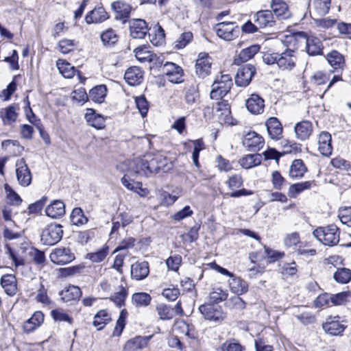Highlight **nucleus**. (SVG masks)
<instances>
[{"instance_id": "nucleus-49", "label": "nucleus", "mask_w": 351, "mask_h": 351, "mask_svg": "<svg viewBox=\"0 0 351 351\" xmlns=\"http://www.w3.org/2000/svg\"><path fill=\"white\" fill-rule=\"evenodd\" d=\"M152 297L145 292L135 293L132 295V301L137 307L147 306L149 305Z\"/></svg>"}, {"instance_id": "nucleus-25", "label": "nucleus", "mask_w": 351, "mask_h": 351, "mask_svg": "<svg viewBox=\"0 0 351 351\" xmlns=\"http://www.w3.org/2000/svg\"><path fill=\"white\" fill-rule=\"evenodd\" d=\"M294 131L296 138L301 141L308 139L313 132V125L309 121L305 120L295 124Z\"/></svg>"}, {"instance_id": "nucleus-31", "label": "nucleus", "mask_w": 351, "mask_h": 351, "mask_svg": "<svg viewBox=\"0 0 351 351\" xmlns=\"http://www.w3.org/2000/svg\"><path fill=\"white\" fill-rule=\"evenodd\" d=\"M112 8L117 14L116 18L122 20L123 23H126L132 10L130 5L118 1L112 3Z\"/></svg>"}, {"instance_id": "nucleus-45", "label": "nucleus", "mask_w": 351, "mask_h": 351, "mask_svg": "<svg viewBox=\"0 0 351 351\" xmlns=\"http://www.w3.org/2000/svg\"><path fill=\"white\" fill-rule=\"evenodd\" d=\"M101 42L104 46H114L119 40V36L112 28L104 31L100 36Z\"/></svg>"}, {"instance_id": "nucleus-51", "label": "nucleus", "mask_w": 351, "mask_h": 351, "mask_svg": "<svg viewBox=\"0 0 351 351\" xmlns=\"http://www.w3.org/2000/svg\"><path fill=\"white\" fill-rule=\"evenodd\" d=\"M156 160L158 167V173L160 171H167L173 167L171 160L161 153H156Z\"/></svg>"}, {"instance_id": "nucleus-41", "label": "nucleus", "mask_w": 351, "mask_h": 351, "mask_svg": "<svg viewBox=\"0 0 351 351\" xmlns=\"http://www.w3.org/2000/svg\"><path fill=\"white\" fill-rule=\"evenodd\" d=\"M106 94V86L105 85H99L90 90L88 98L95 103L101 104L104 101Z\"/></svg>"}, {"instance_id": "nucleus-48", "label": "nucleus", "mask_w": 351, "mask_h": 351, "mask_svg": "<svg viewBox=\"0 0 351 351\" xmlns=\"http://www.w3.org/2000/svg\"><path fill=\"white\" fill-rule=\"evenodd\" d=\"M121 183L128 189L136 192L141 196L144 195V189H142V183L132 180L127 175L121 178Z\"/></svg>"}, {"instance_id": "nucleus-57", "label": "nucleus", "mask_w": 351, "mask_h": 351, "mask_svg": "<svg viewBox=\"0 0 351 351\" xmlns=\"http://www.w3.org/2000/svg\"><path fill=\"white\" fill-rule=\"evenodd\" d=\"M334 278L338 282L346 284L351 279V271L347 268L338 269L334 274Z\"/></svg>"}, {"instance_id": "nucleus-22", "label": "nucleus", "mask_w": 351, "mask_h": 351, "mask_svg": "<svg viewBox=\"0 0 351 351\" xmlns=\"http://www.w3.org/2000/svg\"><path fill=\"white\" fill-rule=\"evenodd\" d=\"M332 137L329 132L323 131L318 136V150L324 156H329L332 154Z\"/></svg>"}, {"instance_id": "nucleus-42", "label": "nucleus", "mask_w": 351, "mask_h": 351, "mask_svg": "<svg viewBox=\"0 0 351 351\" xmlns=\"http://www.w3.org/2000/svg\"><path fill=\"white\" fill-rule=\"evenodd\" d=\"M306 171L307 169L302 160H294L290 167L289 176L293 178H300Z\"/></svg>"}, {"instance_id": "nucleus-43", "label": "nucleus", "mask_w": 351, "mask_h": 351, "mask_svg": "<svg viewBox=\"0 0 351 351\" xmlns=\"http://www.w3.org/2000/svg\"><path fill=\"white\" fill-rule=\"evenodd\" d=\"M111 321V317L106 310L99 311L94 317L93 324L98 330H102Z\"/></svg>"}, {"instance_id": "nucleus-11", "label": "nucleus", "mask_w": 351, "mask_h": 351, "mask_svg": "<svg viewBox=\"0 0 351 351\" xmlns=\"http://www.w3.org/2000/svg\"><path fill=\"white\" fill-rule=\"evenodd\" d=\"M264 143L263 138L255 132H248L243 139V145L249 152L260 150Z\"/></svg>"}, {"instance_id": "nucleus-54", "label": "nucleus", "mask_w": 351, "mask_h": 351, "mask_svg": "<svg viewBox=\"0 0 351 351\" xmlns=\"http://www.w3.org/2000/svg\"><path fill=\"white\" fill-rule=\"evenodd\" d=\"M71 221L73 225L80 226L86 223L88 219L80 208H75L71 214Z\"/></svg>"}, {"instance_id": "nucleus-10", "label": "nucleus", "mask_w": 351, "mask_h": 351, "mask_svg": "<svg viewBox=\"0 0 351 351\" xmlns=\"http://www.w3.org/2000/svg\"><path fill=\"white\" fill-rule=\"evenodd\" d=\"M211 58L206 53H200L195 64V73L201 78H204L210 73Z\"/></svg>"}, {"instance_id": "nucleus-64", "label": "nucleus", "mask_w": 351, "mask_h": 351, "mask_svg": "<svg viewBox=\"0 0 351 351\" xmlns=\"http://www.w3.org/2000/svg\"><path fill=\"white\" fill-rule=\"evenodd\" d=\"M339 217L342 223L351 227V206L341 209Z\"/></svg>"}, {"instance_id": "nucleus-40", "label": "nucleus", "mask_w": 351, "mask_h": 351, "mask_svg": "<svg viewBox=\"0 0 351 351\" xmlns=\"http://www.w3.org/2000/svg\"><path fill=\"white\" fill-rule=\"evenodd\" d=\"M232 86L221 84L215 80L213 84V89L210 92V98L213 99H222L230 91Z\"/></svg>"}, {"instance_id": "nucleus-33", "label": "nucleus", "mask_w": 351, "mask_h": 351, "mask_svg": "<svg viewBox=\"0 0 351 351\" xmlns=\"http://www.w3.org/2000/svg\"><path fill=\"white\" fill-rule=\"evenodd\" d=\"M229 286L231 291L238 295L245 293L248 290L247 283L240 277L235 276L234 274L229 280Z\"/></svg>"}, {"instance_id": "nucleus-63", "label": "nucleus", "mask_w": 351, "mask_h": 351, "mask_svg": "<svg viewBox=\"0 0 351 351\" xmlns=\"http://www.w3.org/2000/svg\"><path fill=\"white\" fill-rule=\"evenodd\" d=\"M127 290L121 287L120 290L115 293L111 298V300L113 301L118 306L121 307L124 305L125 300L127 296Z\"/></svg>"}, {"instance_id": "nucleus-9", "label": "nucleus", "mask_w": 351, "mask_h": 351, "mask_svg": "<svg viewBox=\"0 0 351 351\" xmlns=\"http://www.w3.org/2000/svg\"><path fill=\"white\" fill-rule=\"evenodd\" d=\"M51 261L57 265H65L75 259V255L69 248L55 249L50 254Z\"/></svg>"}, {"instance_id": "nucleus-52", "label": "nucleus", "mask_w": 351, "mask_h": 351, "mask_svg": "<svg viewBox=\"0 0 351 351\" xmlns=\"http://www.w3.org/2000/svg\"><path fill=\"white\" fill-rule=\"evenodd\" d=\"M260 49V47L256 45H252L249 47H247L243 49L239 55V59L235 60V62H237L239 60L241 62H247L250 59L254 57V56L258 52Z\"/></svg>"}, {"instance_id": "nucleus-47", "label": "nucleus", "mask_w": 351, "mask_h": 351, "mask_svg": "<svg viewBox=\"0 0 351 351\" xmlns=\"http://www.w3.org/2000/svg\"><path fill=\"white\" fill-rule=\"evenodd\" d=\"M313 184L311 181H306L291 184L289 188L288 195L291 198H295L298 194L305 190L311 189Z\"/></svg>"}, {"instance_id": "nucleus-29", "label": "nucleus", "mask_w": 351, "mask_h": 351, "mask_svg": "<svg viewBox=\"0 0 351 351\" xmlns=\"http://www.w3.org/2000/svg\"><path fill=\"white\" fill-rule=\"evenodd\" d=\"M246 107L252 114H261L264 110V100L259 95L252 94L251 97L246 100Z\"/></svg>"}, {"instance_id": "nucleus-59", "label": "nucleus", "mask_w": 351, "mask_h": 351, "mask_svg": "<svg viewBox=\"0 0 351 351\" xmlns=\"http://www.w3.org/2000/svg\"><path fill=\"white\" fill-rule=\"evenodd\" d=\"M135 56L141 62H150L152 60V54L146 47H137L134 51Z\"/></svg>"}, {"instance_id": "nucleus-30", "label": "nucleus", "mask_w": 351, "mask_h": 351, "mask_svg": "<svg viewBox=\"0 0 351 351\" xmlns=\"http://www.w3.org/2000/svg\"><path fill=\"white\" fill-rule=\"evenodd\" d=\"M65 205L60 200H54L45 209L46 215L53 219L62 217L65 215Z\"/></svg>"}, {"instance_id": "nucleus-61", "label": "nucleus", "mask_w": 351, "mask_h": 351, "mask_svg": "<svg viewBox=\"0 0 351 351\" xmlns=\"http://www.w3.org/2000/svg\"><path fill=\"white\" fill-rule=\"evenodd\" d=\"M193 38V34L190 32L182 34L175 42V47L178 49L184 48Z\"/></svg>"}, {"instance_id": "nucleus-38", "label": "nucleus", "mask_w": 351, "mask_h": 351, "mask_svg": "<svg viewBox=\"0 0 351 351\" xmlns=\"http://www.w3.org/2000/svg\"><path fill=\"white\" fill-rule=\"evenodd\" d=\"M19 110V108L17 106H10L1 109L0 114L4 124L8 125L14 122L17 119Z\"/></svg>"}, {"instance_id": "nucleus-37", "label": "nucleus", "mask_w": 351, "mask_h": 351, "mask_svg": "<svg viewBox=\"0 0 351 351\" xmlns=\"http://www.w3.org/2000/svg\"><path fill=\"white\" fill-rule=\"evenodd\" d=\"M132 221V217L127 213H121L112 219V227L110 234L116 232L121 226L125 228Z\"/></svg>"}, {"instance_id": "nucleus-58", "label": "nucleus", "mask_w": 351, "mask_h": 351, "mask_svg": "<svg viewBox=\"0 0 351 351\" xmlns=\"http://www.w3.org/2000/svg\"><path fill=\"white\" fill-rule=\"evenodd\" d=\"M4 189L7 194V199L9 203L16 206H18L21 203V198L15 191H14L10 185L5 184L4 185Z\"/></svg>"}, {"instance_id": "nucleus-35", "label": "nucleus", "mask_w": 351, "mask_h": 351, "mask_svg": "<svg viewBox=\"0 0 351 351\" xmlns=\"http://www.w3.org/2000/svg\"><path fill=\"white\" fill-rule=\"evenodd\" d=\"M61 299L65 302H71L78 300L82 295L81 289L74 285H70L60 292Z\"/></svg>"}, {"instance_id": "nucleus-4", "label": "nucleus", "mask_w": 351, "mask_h": 351, "mask_svg": "<svg viewBox=\"0 0 351 351\" xmlns=\"http://www.w3.org/2000/svg\"><path fill=\"white\" fill-rule=\"evenodd\" d=\"M63 235L62 226L57 223H50L43 230L41 241L47 245H53L58 243Z\"/></svg>"}, {"instance_id": "nucleus-3", "label": "nucleus", "mask_w": 351, "mask_h": 351, "mask_svg": "<svg viewBox=\"0 0 351 351\" xmlns=\"http://www.w3.org/2000/svg\"><path fill=\"white\" fill-rule=\"evenodd\" d=\"M313 236L322 243L328 246H335L339 243L340 230L335 224L316 228Z\"/></svg>"}, {"instance_id": "nucleus-39", "label": "nucleus", "mask_w": 351, "mask_h": 351, "mask_svg": "<svg viewBox=\"0 0 351 351\" xmlns=\"http://www.w3.org/2000/svg\"><path fill=\"white\" fill-rule=\"evenodd\" d=\"M261 162L262 156L259 154H247L239 160L240 165L247 169L259 165Z\"/></svg>"}, {"instance_id": "nucleus-55", "label": "nucleus", "mask_w": 351, "mask_h": 351, "mask_svg": "<svg viewBox=\"0 0 351 351\" xmlns=\"http://www.w3.org/2000/svg\"><path fill=\"white\" fill-rule=\"evenodd\" d=\"M128 316V312L125 309H123L121 311L119 317L117 321L116 326L113 331V336L119 337L125 326V319Z\"/></svg>"}, {"instance_id": "nucleus-15", "label": "nucleus", "mask_w": 351, "mask_h": 351, "mask_svg": "<svg viewBox=\"0 0 351 351\" xmlns=\"http://www.w3.org/2000/svg\"><path fill=\"white\" fill-rule=\"evenodd\" d=\"M163 69L169 82L178 84L183 81V70L180 66L173 62H167L164 64Z\"/></svg>"}, {"instance_id": "nucleus-28", "label": "nucleus", "mask_w": 351, "mask_h": 351, "mask_svg": "<svg viewBox=\"0 0 351 351\" xmlns=\"http://www.w3.org/2000/svg\"><path fill=\"white\" fill-rule=\"evenodd\" d=\"M1 285L5 293L10 296L14 295L17 292V282L12 274H5L1 278Z\"/></svg>"}, {"instance_id": "nucleus-12", "label": "nucleus", "mask_w": 351, "mask_h": 351, "mask_svg": "<svg viewBox=\"0 0 351 351\" xmlns=\"http://www.w3.org/2000/svg\"><path fill=\"white\" fill-rule=\"evenodd\" d=\"M253 21L260 28L272 27L276 25V21L271 10L258 11L253 16Z\"/></svg>"}, {"instance_id": "nucleus-16", "label": "nucleus", "mask_w": 351, "mask_h": 351, "mask_svg": "<svg viewBox=\"0 0 351 351\" xmlns=\"http://www.w3.org/2000/svg\"><path fill=\"white\" fill-rule=\"evenodd\" d=\"M296 60L295 51L289 49L281 54H279L277 64L282 70L290 71L295 67Z\"/></svg>"}, {"instance_id": "nucleus-20", "label": "nucleus", "mask_w": 351, "mask_h": 351, "mask_svg": "<svg viewBox=\"0 0 351 351\" xmlns=\"http://www.w3.org/2000/svg\"><path fill=\"white\" fill-rule=\"evenodd\" d=\"M269 137L275 141L282 137V126L276 117H269L265 122Z\"/></svg>"}, {"instance_id": "nucleus-6", "label": "nucleus", "mask_w": 351, "mask_h": 351, "mask_svg": "<svg viewBox=\"0 0 351 351\" xmlns=\"http://www.w3.org/2000/svg\"><path fill=\"white\" fill-rule=\"evenodd\" d=\"M334 71H332L333 72ZM332 71L324 72L322 71H317L311 77L310 83L313 87H319L324 86L328 82L324 94L326 93L335 83L341 80V77L339 75H334L330 80V77Z\"/></svg>"}, {"instance_id": "nucleus-14", "label": "nucleus", "mask_w": 351, "mask_h": 351, "mask_svg": "<svg viewBox=\"0 0 351 351\" xmlns=\"http://www.w3.org/2000/svg\"><path fill=\"white\" fill-rule=\"evenodd\" d=\"M256 72L255 67L252 64H246L240 68L235 76V83L239 86H247Z\"/></svg>"}, {"instance_id": "nucleus-46", "label": "nucleus", "mask_w": 351, "mask_h": 351, "mask_svg": "<svg viewBox=\"0 0 351 351\" xmlns=\"http://www.w3.org/2000/svg\"><path fill=\"white\" fill-rule=\"evenodd\" d=\"M60 73L66 78H72L75 73V68L66 60L59 59L56 62Z\"/></svg>"}, {"instance_id": "nucleus-19", "label": "nucleus", "mask_w": 351, "mask_h": 351, "mask_svg": "<svg viewBox=\"0 0 351 351\" xmlns=\"http://www.w3.org/2000/svg\"><path fill=\"white\" fill-rule=\"evenodd\" d=\"M216 115L221 123L233 124L230 106L227 100L222 99L217 104Z\"/></svg>"}, {"instance_id": "nucleus-62", "label": "nucleus", "mask_w": 351, "mask_h": 351, "mask_svg": "<svg viewBox=\"0 0 351 351\" xmlns=\"http://www.w3.org/2000/svg\"><path fill=\"white\" fill-rule=\"evenodd\" d=\"M228 294L221 288L214 289L210 293V301L213 303H218L226 300Z\"/></svg>"}, {"instance_id": "nucleus-26", "label": "nucleus", "mask_w": 351, "mask_h": 351, "mask_svg": "<svg viewBox=\"0 0 351 351\" xmlns=\"http://www.w3.org/2000/svg\"><path fill=\"white\" fill-rule=\"evenodd\" d=\"M124 79L130 86L140 84L143 79V72L138 66L129 68L125 73Z\"/></svg>"}, {"instance_id": "nucleus-2", "label": "nucleus", "mask_w": 351, "mask_h": 351, "mask_svg": "<svg viewBox=\"0 0 351 351\" xmlns=\"http://www.w3.org/2000/svg\"><path fill=\"white\" fill-rule=\"evenodd\" d=\"M131 170L136 174L149 177L158 173L156 154H148L142 158L134 160L130 165Z\"/></svg>"}, {"instance_id": "nucleus-50", "label": "nucleus", "mask_w": 351, "mask_h": 351, "mask_svg": "<svg viewBox=\"0 0 351 351\" xmlns=\"http://www.w3.org/2000/svg\"><path fill=\"white\" fill-rule=\"evenodd\" d=\"M156 311L162 320H170L174 317L173 309L165 304H159L156 306Z\"/></svg>"}, {"instance_id": "nucleus-13", "label": "nucleus", "mask_w": 351, "mask_h": 351, "mask_svg": "<svg viewBox=\"0 0 351 351\" xmlns=\"http://www.w3.org/2000/svg\"><path fill=\"white\" fill-rule=\"evenodd\" d=\"M110 17L108 13L102 5H97L88 12L85 16L87 24H99L106 21Z\"/></svg>"}, {"instance_id": "nucleus-17", "label": "nucleus", "mask_w": 351, "mask_h": 351, "mask_svg": "<svg viewBox=\"0 0 351 351\" xmlns=\"http://www.w3.org/2000/svg\"><path fill=\"white\" fill-rule=\"evenodd\" d=\"M270 7L272 13L280 20H286L291 17L289 6L283 0H271Z\"/></svg>"}, {"instance_id": "nucleus-23", "label": "nucleus", "mask_w": 351, "mask_h": 351, "mask_svg": "<svg viewBox=\"0 0 351 351\" xmlns=\"http://www.w3.org/2000/svg\"><path fill=\"white\" fill-rule=\"evenodd\" d=\"M322 328L326 333L333 336L341 334L345 329L344 325L340 323L338 317L328 318L323 324Z\"/></svg>"}, {"instance_id": "nucleus-32", "label": "nucleus", "mask_w": 351, "mask_h": 351, "mask_svg": "<svg viewBox=\"0 0 351 351\" xmlns=\"http://www.w3.org/2000/svg\"><path fill=\"white\" fill-rule=\"evenodd\" d=\"M43 321L44 314L41 311H36L24 323L23 329L27 333L32 332L39 327Z\"/></svg>"}, {"instance_id": "nucleus-56", "label": "nucleus", "mask_w": 351, "mask_h": 351, "mask_svg": "<svg viewBox=\"0 0 351 351\" xmlns=\"http://www.w3.org/2000/svg\"><path fill=\"white\" fill-rule=\"evenodd\" d=\"M77 43L75 40L62 39L58 43V48L61 53L66 54L74 50Z\"/></svg>"}, {"instance_id": "nucleus-24", "label": "nucleus", "mask_w": 351, "mask_h": 351, "mask_svg": "<svg viewBox=\"0 0 351 351\" xmlns=\"http://www.w3.org/2000/svg\"><path fill=\"white\" fill-rule=\"evenodd\" d=\"M149 273V264L147 261L136 262L131 266V277L136 280L145 278Z\"/></svg>"}, {"instance_id": "nucleus-8", "label": "nucleus", "mask_w": 351, "mask_h": 351, "mask_svg": "<svg viewBox=\"0 0 351 351\" xmlns=\"http://www.w3.org/2000/svg\"><path fill=\"white\" fill-rule=\"evenodd\" d=\"M16 173L17 180L21 186H27L31 184L32 174L23 158L16 160Z\"/></svg>"}, {"instance_id": "nucleus-60", "label": "nucleus", "mask_w": 351, "mask_h": 351, "mask_svg": "<svg viewBox=\"0 0 351 351\" xmlns=\"http://www.w3.org/2000/svg\"><path fill=\"white\" fill-rule=\"evenodd\" d=\"M52 317L54 320L58 322H66L69 324H73V318L70 317L62 309H55L51 313Z\"/></svg>"}, {"instance_id": "nucleus-5", "label": "nucleus", "mask_w": 351, "mask_h": 351, "mask_svg": "<svg viewBox=\"0 0 351 351\" xmlns=\"http://www.w3.org/2000/svg\"><path fill=\"white\" fill-rule=\"evenodd\" d=\"M214 29L217 35L225 40H232L239 37L240 34L239 26L232 22L219 23Z\"/></svg>"}, {"instance_id": "nucleus-27", "label": "nucleus", "mask_w": 351, "mask_h": 351, "mask_svg": "<svg viewBox=\"0 0 351 351\" xmlns=\"http://www.w3.org/2000/svg\"><path fill=\"white\" fill-rule=\"evenodd\" d=\"M150 339L151 336H138L131 339L125 343L123 351H137L138 350H142L147 347L148 341Z\"/></svg>"}, {"instance_id": "nucleus-44", "label": "nucleus", "mask_w": 351, "mask_h": 351, "mask_svg": "<svg viewBox=\"0 0 351 351\" xmlns=\"http://www.w3.org/2000/svg\"><path fill=\"white\" fill-rule=\"evenodd\" d=\"M216 351H245V348L237 339H230L221 343Z\"/></svg>"}, {"instance_id": "nucleus-36", "label": "nucleus", "mask_w": 351, "mask_h": 351, "mask_svg": "<svg viewBox=\"0 0 351 351\" xmlns=\"http://www.w3.org/2000/svg\"><path fill=\"white\" fill-rule=\"evenodd\" d=\"M326 60L334 70L342 69L345 65L344 57L335 50L330 51L326 55Z\"/></svg>"}, {"instance_id": "nucleus-1", "label": "nucleus", "mask_w": 351, "mask_h": 351, "mask_svg": "<svg viewBox=\"0 0 351 351\" xmlns=\"http://www.w3.org/2000/svg\"><path fill=\"white\" fill-rule=\"evenodd\" d=\"M285 42L305 43L306 51L310 56H317L322 53L323 45L321 40L314 36H308L304 32H298L292 35L287 36Z\"/></svg>"}, {"instance_id": "nucleus-21", "label": "nucleus", "mask_w": 351, "mask_h": 351, "mask_svg": "<svg viewBox=\"0 0 351 351\" xmlns=\"http://www.w3.org/2000/svg\"><path fill=\"white\" fill-rule=\"evenodd\" d=\"M309 7L312 17L324 16L330 10V0H311Z\"/></svg>"}, {"instance_id": "nucleus-7", "label": "nucleus", "mask_w": 351, "mask_h": 351, "mask_svg": "<svg viewBox=\"0 0 351 351\" xmlns=\"http://www.w3.org/2000/svg\"><path fill=\"white\" fill-rule=\"evenodd\" d=\"M199 310L205 319L210 321L220 322L225 318V314L219 306L209 304H203L199 306Z\"/></svg>"}, {"instance_id": "nucleus-53", "label": "nucleus", "mask_w": 351, "mask_h": 351, "mask_svg": "<svg viewBox=\"0 0 351 351\" xmlns=\"http://www.w3.org/2000/svg\"><path fill=\"white\" fill-rule=\"evenodd\" d=\"M108 254V247L103 246L101 249L95 252L87 254L86 258H88L93 263H100L106 258Z\"/></svg>"}, {"instance_id": "nucleus-34", "label": "nucleus", "mask_w": 351, "mask_h": 351, "mask_svg": "<svg viewBox=\"0 0 351 351\" xmlns=\"http://www.w3.org/2000/svg\"><path fill=\"white\" fill-rule=\"evenodd\" d=\"M88 112L85 115V119L88 124L97 130L105 127V118L101 114H96L93 109H88Z\"/></svg>"}, {"instance_id": "nucleus-18", "label": "nucleus", "mask_w": 351, "mask_h": 351, "mask_svg": "<svg viewBox=\"0 0 351 351\" xmlns=\"http://www.w3.org/2000/svg\"><path fill=\"white\" fill-rule=\"evenodd\" d=\"M130 32L133 38L142 39L148 32L147 24L143 19H132L130 22Z\"/></svg>"}]
</instances>
